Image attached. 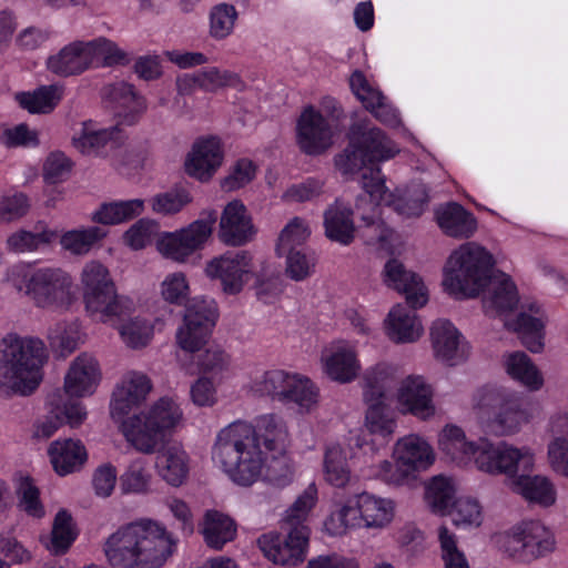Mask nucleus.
I'll return each mask as SVG.
<instances>
[{"label": "nucleus", "mask_w": 568, "mask_h": 568, "mask_svg": "<svg viewBox=\"0 0 568 568\" xmlns=\"http://www.w3.org/2000/svg\"><path fill=\"white\" fill-rule=\"evenodd\" d=\"M288 440L283 418L275 414L262 415L256 426L235 420L221 428L211 449L213 463L235 484L251 486L262 477L285 486L292 470L285 458L268 459L267 452L282 453Z\"/></svg>", "instance_id": "obj_1"}, {"label": "nucleus", "mask_w": 568, "mask_h": 568, "mask_svg": "<svg viewBox=\"0 0 568 568\" xmlns=\"http://www.w3.org/2000/svg\"><path fill=\"white\" fill-rule=\"evenodd\" d=\"M18 506L27 515L41 518L44 515V508L40 501V493L31 478L21 477L17 487Z\"/></svg>", "instance_id": "obj_62"}, {"label": "nucleus", "mask_w": 568, "mask_h": 568, "mask_svg": "<svg viewBox=\"0 0 568 568\" xmlns=\"http://www.w3.org/2000/svg\"><path fill=\"white\" fill-rule=\"evenodd\" d=\"M77 532L71 515L67 510H60L54 518L51 539L48 549L55 554H64L75 540Z\"/></svg>", "instance_id": "obj_55"}, {"label": "nucleus", "mask_w": 568, "mask_h": 568, "mask_svg": "<svg viewBox=\"0 0 568 568\" xmlns=\"http://www.w3.org/2000/svg\"><path fill=\"white\" fill-rule=\"evenodd\" d=\"M152 390L151 379L139 372H130L123 376L113 392L111 413L113 416L126 415L145 402Z\"/></svg>", "instance_id": "obj_24"}, {"label": "nucleus", "mask_w": 568, "mask_h": 568, "mask_svg": "<svg viewBox=\"0 0 568 568\" xmlns=\"http://www.w3.org/2000/svg\"><path fill=\"white\" fill-rule=\"evenodd\" d=\"M336 125L313 105L305 106L296 121V143L302 152L318 155L334 142Z\"/></svg>", "instance_id": "obj_15"}, {"label": "nucleus", "mask_w": 568, "mask_h": 568, "mask_svg": "<svg viewBox=\"0 0 568 568\" xmlns=\"http://www.w3.org/2000/svg\"><path fill=\"white\" fill-rule=\"evenodd\" d=\"M191 201L190 193L184 189H179L154 195L150 200V205L156 214L173 215L182 211Z\"/></svg>", "instance_id": "obj_61"}, {"label": "nucleus", "mask_w": 568, "mask_h": 568, "mask_svg": "<svg viewBox=\"0 0 568 568\" xmlns=\"http://www.w3.org/2000/svg\"><path fill=\"white\" fill-rule=\"evenodd\" d=\"M102 97L114 113L128 124H133L146 109L145 100L135 92L133 85L124 81L105 85L102 89Z\"/></svg>", "instance_id": "obj_25"}, {"label": "nucleus", "mask_w": 568, "mask_h": 568, "mask_svg": "<svg viewBox=\"0 0 568 568\" xmlns=\"http://www.w3.org/2000/svg\"><path fill=\"white\" fill-rule=\"evenodd\" d=\"M255 233L245 205L239 200L227 203L220 217V240L226 245L242 246L251 242Z\"/></svg>", "instance_id": "obj_22"}, {"label": "nucleus", "mask_w": 568, "mask_h": 568, "mask_svg": "<svg viewBox=\"0 0 568 568\" xmlns=\"http://www.w3.org/2000/svg\"><path fill=\"white\" fill-rule=\"evenodd\" d=\"M438 447L452 462L462 466L473 464L490 475H511L529 470L535 465V454L530 448L515 447L505 442L468 440L465 432L454 424H447L439 432Z\"/></svg>", "instance_id": "obj_2"}, {"label": "nucleus", "mask_w": 568, "mask_h": 568, "mask_svg": "<svg viewBox=\"0 0 568 568\" xmlns=\"http://www.w3.org/2000/svg\"><path fill=\"white\" fill-rule=\"evenodd\" d=\"M384 324L386 335L397 344L414 343L424 333V327L416 313L403 304H396L390 308Z\"/></svg>", "instance_id": "obj_29"}, {"label": "nucleus", "mask_w": 568, "mask_h": 568, "mask_svg": "<svg viewBox=\"0 0 568 568\" xmlns=\"http://www.w3.org/2000/svg\"><path fill=\"white\" fill-rule=\"evenodd\" d=\"M317 503V487L314 483L310 484L304 491L296 498L293 505L285 511L284 523L292 529L294 527H307L304 523L307 520L311 510Z\"/></svg>", "instance_id": "obj_59"}, {"label": "nucleus", "mask_w": 568, "mask_h": 568, "mask_svg": "<svg viewBox=\"0 0 568 568\" xmlns=\"http://www.w3.org/2000/svg\"><path fill=\"white\" fill-rule=\"evenodd\" d=\"M308 538V527H294L290 528L286 537L273 532L264 534L257 539V545L272 562L295 566L306 557Z\"/></svg>", "instance_id": "obj_16"}, {"label": "nucleus", "mask_w": 568, "mask_h": 568, "mask_svg": "<svg viewBox=\"0 0 568 568\" xmlns=\"http://www.w3.org/2000/svg\"><path fill=\"white\" fill-rule=\"evenodd\" d=\"M481 293L486 313L503 314L518 303L516 285L505 273L494 274Z\"/></svg>", "instance_id": "obj_33"}, {"label": "nucleus", "mask_w": 568, "mask_h": 568, "mask_svg": "<svg viewBox=\"0 0 568 568\" xmlns=\"http://www.w3.org/2000/svg\"><path fill=\"white\" fill-rule=\"evenodd\" d=\"M310 235L311 229L304 219L298 216L291 219L278 235L276 254L284 256V253L302 250Z\"/></svg>", "instance_id": "obj_49"}, {"label": "nucleus", "mask_w": 568, "mask_h": 568, "mask_svg": "<svg viewBox=\"0 0 568 568\" xmlns=\"http://www.w3.org/2000/svg\"><path fill=\"white\" fill-rule=\"evenodd\" d=\"M217 220L215 210H204L200 217L186 227L164 233L158 241L159 252L175 262H185L189 256L202 250L212 235Z\"/></svg>", "instance_id": "obj_12"}, {"label": "nucleus", "mask_w": 568, "mask_h": 568, "mask_svg": "<svg viewBox=\"0 0 568 568\" xmlns=\"http://www.w3.org/2000/svg\"><path fill=\"white\" fill-rule=\"evenodd\" d=\"M455 486L452 479L439 476L434 477L426 488L425 498L433 511L445 514L450 506H454Z\"/></svg>", "instance_id": "obj_53"}, {"label": "nucleus", "mask_w": 568, "mask_h": 568, "mask_svg": "<svg viewBox=\"0 0 568 568\" xmlns=\"http://www.w3.org/2000/svg\"><path fill=\"white\" fill-rule=\"evenodd\" d=\"M16 100L30 113H49L61 100V89L58 85H42L32 92L17 93Z\"/></svg>", "instance_id": "obj_47"}, {"label": "nucleus", "mask_w": 568, "mask_h": 568, "mask_svg": "<svg viewBox=\"0 0 568 568\" xmlns=\"http://www.w3.org/2000/svg\"><path fill=\"white\" fill-rule=\"evenodd\" d=\"M256 175V165L250 159L236 160L221 180L220 185L225 192L240 190L251 183Z\"/></svg>", "instance_id": "obj_60"}, {"label": "nucleus", "mask_w": 568, "mask_h": 568, "mask_svg": "<svg viewBox=\"0 0 568 568\" xmlns=\"http://www.w3.org/2000/svg\"><path fill=\"white\" fill-rule=\"evenodd\" d=\"M202 535L206 545L215 550L232 541L236 535V525L232 518L217 510H207L204 515Z\"/></svg>", "instance_id": "obj_41"}, {"label": "nucleus", "mask_w": 568, "mask_h": 568, "mask_svg": "<svg viewBox=\"0 0 568 568\" xmlns=\"http://www.w3.org/2000/svg\"><path fill=\"white\" fill-rule=\"evenodd\" d=\"M144 210V201L140 199L103 203L92 213V221L103 225L123 223L139 216Z\"/></svg>", "instance_id": "obj_45"}, {"label": "nucleus", "mask_w": 568, "mask_h": 568, "mask_svg": "<svg viewBox=\"0 0 568 568\" xmlns=\"http://www.w3.org/2000/svg\"><path fill=\"white\" fill-rule=\"evenodd\" d=\"M534 466L529 469V471ZM520 470L515 474L507 475L513 478V489L520 494L526 500L538 504L542 507H549L555 504L557 491L551 480L545 476L536 475H518ZM528 473V470H521Z\"/></svg>", "instance_id": "obj_34"}, {"label": "nucleus", "mask_w": 568, "mask_h": 568, "mask_svg": "<svg viewBox=\"0 0 568 568\" xmlns=\"http://www.w3.org/2000/svg\"><path fill=\"white\" fill-rule=\"evenodd\" d=\"M224 161V149L220 138L202 136L195 140L184 160V171L202 183L213 179Z\"/></svg>", "instance_id": "obj_17"}, {"label": "nucleus", "mask_w": 568, "mask_h": 568, "mask_svg": "<svg viewBox=\"0 0 568 568\" xmlns=\"http://www.w3.org/2000/svg\"><path fill=\"white\" fill-rule=\"evenodd\" d=\"M429 202L428 190L422 183H415L408 187L400 190L397 194L388 193L386 190L385 199H374L365 193L364 196L358 197L356 207L361 210L364 205H368L369 214H362V220L368 227L376 226L378 233L376 239L383 241L386 239V230L382 222H379V204L386 203L400 216L406 219L419 217L427 209Z\"/></svg>", "instance_id": "obj_10"}, {"label": "nucleus", "mask_w": 568, "mask_h": 568, "mask_svg": "<svg viewBox=\"0 0 568 568\" xmlns=\"http://www.w3.org/2000/svg\"><path fill=\"white\" fill-rule=\"evenodd\" d=\"M398 152L396 144L379 128L357 123L351 128L348 145L336 156L335 163L343 175L362 172L361 183L365 193L383 200L386 185L376 164Z\"/></svg>", "instance_id": "obj_4"}, {"label": "nucleus", "mask_w": 568, "mask_h": 568, "mask_svg": "<svg viewBox=\"0 0 568 568\" xmlns=\"http://www.w3.org/2000/svg\"><path fill=\"white\" fill-rule=\"evenodd\" d=\"M116 126L100 128L93 122H83L81 129L72 138L73 146L83 154L98 152L109 142L115 140L118 134Z\"/></svg>", "instance_id": "obj_44"}, {"label": "nucleus", "mask_w": 568, "mask_h": 568, "mask_svg": "<svg viewBox=\"0 0 568 568\" xmlns=\"http://www.w3.org/2000/svg\"><path fill=\"white\" fill-rule=\"evenodd\" d=\"M396 378L397 368L392 364L381 362L366 368L361 379L365 403L382 404Z\"/></svg>", "instance_id": "obj_35"}, {"label": "nucleus", "mask_w": 568, "mask_h": 568, "mask_svg": "<svg viewBox=\"0 0 568 568\" xmlns=\"http://www.w3.org/2000/svg\"><path fill=\"white\" fill-rule=\"evenodd\" d=\"M93 67L88 41H74L47 60L50 72L60 77L81 74Z\"/></svg>", "instance_id": "obj_28"}, {"label": "nucleus", "mask_w": 568, "mask_h": 568, "mask_svg": "<svg viewBox=\"0 0 568 568\" xmlns=\"http://www.w3.org/2000/svg\"><path fill=\"white\" fill-rule=\"evenodd\" d=\"M498 550L518 564H530L555 549L552 532L539 520H524L495 535Z\"/></svg>", "instance_id": "obj_8"}, {"label": "nucleus", "mask_w": 568, "mask_h": 568, "mask_svg": "<svg viewBox=\"0 0 568 568\" xmlns=\"http://www.w3.org/2000/svg\"><path fill=\"white\" fill-rule=\"evenodd\" d=\"M325 235L342 245H349L355 237V225L352 209L336 200L324 211Z\"/></svg>", "instance_id": "obj_36"}, {"label": "nucleus", "mask_w": 568, "mask_h": 568, "mask_svg": "<svg viewBox=\"0 0 568 568\" xmlns=\"http://www.w3.org/2000/svg\"><path fill=\"white\" fill-rule=\"evenodd\" d=\"M145 415L161 433L174 428L183 416L180 406L168 397L160 398Z\"/></svg>", "instance_id": "obj_57"}, {"label": "nucleus", "mask_w": 568, "mask_h": 568, "mask_svg": "<svg viewBox=\"0 0 568 568\" xmlns=\"http://www.w3.org/2000/svg\"><path fill=\"white\" fill-rule=\"evenodd\" d=\"M101 379V372L94 356L82 353L70 364L64 377V390L70 396L92 395Z\"/></svg>", "instance_id": "obj_23"}, {"label": "nucleus", "mask_w": 568, "mask_h": 568, "mask_svg": "<svg viewBox=\"0 0 568 568\" xmlns=\"http://www.w3.org/2000/svg\"><path fill=\"white\" fill-rule=\"evenodd\" d=\"M205 274L217 280L227 295H237L256 276V265L251 252L227 251L206 263Z\"/></svg>", "instance_id": "obj_13"}, {"label": "nucleus", "mask_w": 568, "mask_h": 568, "mask_svg": "<svg viewBox=\"0 0 568 568\" xmlns=\"http://www.w3.org/2000/svg\"><path fill=\"white\" fill-rule=\"evenodd\" d=\"M323 475L326 483L343 488L351 480V468L347 454L341 444L332 443L325 447L323 458Z\"/></svg>", "instance_id": "obj_43"}, {"label": "nucleus", "mask_w": 568, "mask_h": 568, "mask_svg": "<svg viewBox=\"0 0 568 568\" xmlns=\"http://www.w3.org/2000/svg\"><path fill=\"white\" fill-rule=\"evenodd\" d=\"M486 396L493 408L488 426L496 436L515 435L540 415L539 403L517 390L497 388Z\"/></svg>", "instance_id": "obj_9"}, {"label": "nucleus", "mask_w": 568, "mask_h": 568, "mask_svg": "<svg viewBox=\"0 0 568 568\" xmlns=\"http://www.w3.org/2000/svg\"><path fill=\"white\" fill-rule=\"evenodd\" d=\"M88 45L93 65L112 67L129 62L126 52L104 37L88 41Z\"/></svg>", "instance_id": "obj_54"}, {"label": "nucleus", "mask_w": 568, "mask_h": 568, "mask_svg": "<svg viewBox=\"0 0 568 568\" xmlns=\"http://www.w3.org/2000/svg\"><path fill=\"white\" fill-rule=\"evenodd\" d=\"M393 457L408 469L415 477V474L427 469L435 460L432 446L423 437L410 434L398 439L394 446Z\"/></svg>", "instance_id": "obj_26"}, {"label": "nucleus", "mask_w": 568, "mask_h": 568, "mask_svg": "<svg viewBox=\"0 0 568 568\" xmlns=\"http://www.w3.org/2000/svg\"><path fill=\"white\" fill-rule=\"evenodd\" d=\"M383 281L386 286L404 294L413 308L423 307L428 302V290L423 280L396 258L384 265Z\"/></svg>", "instance_id": "obj_20"}, {"label": "nucleus", "mask_w": 568, "mask_h": 568, "mask_svg": "<svg viewBox=\"0 0 568 568\" xmlns=\"http://www.w3.org/2000/svg\"><path fill=\"white\" fill-rule=\"evenodd\" d=\"M105 236V230L100 226L81 227L64 232L60 236V244L73 255H85Z\"/></svg>", "instance_id": "obj_46"}, {"label": "nucleus", "mask_w": 568, "mask_h": 568, "mask_svg": "<svg viewBox=\"0 0 568 568\" xmlns=\"http://www.w3.org/2000/svg\"><path fill=\"white\" fill-rule=\"evenodd\" d=\"M438 542L444 568H470L465 552L458 546L457 536L448 527L438 528Z\"/></svg>", "instance_id": "obj_56"}, {"label": "nucleus", "mask_w": 568, "mask_h": 568, "mask_svg": "<svg viewBox=\"0 0 568 568\" xmlns=\"http://www.w3.org/2000/svg\"><path fill=\"white\" fill-rule=\"evenodd\" d=\"M493 255L476 242L459 245L444 267L443 285L455 298L477 297L493 276Z\"/></svg>", "instance_id": "obj_6"}, {"label": "nucleus", "mask_w": 568, "mask_h": 568, "mask_svg": "<svg viewBox=\"0 0 568 568\" xmlns=\"http://www.w3.org/2000/svg\"><path fill=\"white\" fill-rule=\"evenodd\" d=\"M359 525L354 497L345 504L337 505L324 521V529L331 536H343Z\"/></svg>", "instance_id": "obj_52"}, {"label": "nucleus", "mask_w": 568, "mask_h": 568, "mask_svg": "<svg viewBox=\"0 0 568 568\" xmlns=\"http://www.w3.org/2000/svg\"><path fill=\"white\" fill-rule=\"evenodd\" d=\"M318 389L312 381L295 374L283 404H295L301 413H308L317 406Z\"/></svg>", "instance_id": "obj_50"}, {"label": "nucleus", "mask_w": 568, "mask_h": 568, "mask_svg": "<svg viewBox=\"0 0 568 568\" xmlns=\"http://www.w3.org/2000/svg\"><path fill=\"white\" fill-rule=\"evenodd\" d=\"M240 84V77L229 70L212 67L197 72V85L200 89L207 92H214L225 87L236 88Z\"/></svg>", "instance_id": "obj_63"}, {"label": "nucleus", "mask_w": 568, "mask_h": 568, "mask_svg": "<svg viewBox=\"0 0 568 568\" xmlns=\"http://www.w3.org/2000/svg\"><path fill=\"white\" fill-rule=\"evenodd\" d=\"M154 467L165 483L179 487L187 478L190 458L181 444L168 443L158 450Z\"/></svg>", "instance_id": "obj_27"}, {"label": "nucleus", "mask_w": 568, "mask_h": 568, "mask_svg": "<svg viewBox=\"0 0 568 568\" xmlns=\"http://www.w3.org/2000/svg\"><path fill=\"white\" fill-rule=\"evenodd\" d=\"M57 239V231L50 229L45 222L39 221L31 231L20 229L11 233L6 240V248L12 253L36 252Z\"/></svg>", "instance_id": "obj_37"}, {"label": "nucleus", "mask_w": 568, "mask_h": 568, "mask_svg": "<svg viewBox=\"0 0 568 568\" xmlns=\"http://www.w3.org/2000/svg\"><path fill=\"white\" fill-rule=\"evenodd\" d=\"M294 375L284 369L265 371L252 381L251 389L258 396H267L283 404Z\"/></svg>", "instance_id": "obj_42"}, {"label": "nucleus", "mask_w": 568, "mask_h": 568, "mask_svg": "<svg viewBox=\"0 0 568 568\" xmlns=\"http://www.w3.org/2000/svg\"><path fill=\"white\" fill-rule=\"evenodd\" d=\"M321 362L325 375L341 384L355 381L362 369L356 345L345 339L332 342L323 351Z\"/></svg>", "instance_id": "obj_18"}, {"label": "nucleus", "mask_w": 568, "mask_h": 568, "mask_svg": "<svg viewBox=\"0 0 568 568\" xmlns=\"http://www.w3.org/2000/svg\"><path fill=\"white\" fill-rule=\"evenodd\" d=\"M72 287L71 275L61 268H38L26 278V294L42 308L68 310L75 300Z\"/></svg>", "instance_id": "obj_11"}, {"label": "nucleus", "mask_w": 568, "mask_h": 568, "mask_svg": "<svg viewBox=\"0 0 568 568\" xmlns=\"http://www.w3.org/2000/svg\"><path fill=\"white\" fill-rule=\"evenodd\" d=\"M153 325L146 318L136 316L119 326L123 343L130 348L145 347L152 339Z\"/></svg>", "instance_id": "obj_58"}, {"label": "nucleus", "mask_w": 568, "mask_h": 568, "mask_svg": "<svg viewBox=\"0 0 568 568\" xmlns=\"http://www.w3.org/2000/svg\"><path fill=\"white\" fill-rule=\"evenodd\" d=\"M354 503L359 525L367 529H383L393 520L394 504L390 499L364 491L354 496Z\"/></svg>", "instance_id": "obj_32"}, {"label": "nucleus", "mask_w": 568, "mask_h": 568, "mask_svg": "<svg viewBox=\"0 0 568 568\" xmlns=\"http://www.w3.org/2000/svg\"><path fill=\"white\" fill-rule=\"evenodd\" d=\"M80 284L85 312L95 322L109 323L134 311L133 300L118 293L110 271L99 261L83 265Z\"/></svg>", "instance_id": "obj_7"}, {"label": "nucleus", "mask_w": 568, "mask_h": 568, "mask_svg": "<svg viewBox=\"0 0 568 568\" xmlns=\"http://www.w3.org/2000/svg\"><path fill=\"white\" fill-rule=\"evenodd\" d=\"M432 386L420 375H409L400 381L396 399L400 412L410 414L422 420L430 419L436 414Z\"/></svg>", "instance_id": "obj_19"}, {"label": "nucleus", "mask_w": 568, "mask_h": 568, "mask_svg": "<svg viewBox=\"0 0 568 568\" xmlns=\"http://www.w3.org/2000/svg\"><path fill=\"white\" fill-rule=\"evenodd\" d=\"M125 439L140 453L151 454L155 450L161 432L155 429L145 413L134 415L122 424Z\"/></svg>", "instance_id": "obj_38"}, {"label": "nucleus", "mask_w": 568, "mask_h": 568, "mask_svg": "<svg viewBox=\"0 0 568 568\" xmlns=\"http://www.w3.org/2000/svg\"><path fill=\"white\" fill-rule=\"evenodd\" d=\"M546 317L538 305H530L528 311L518 314L516 321L505 325L515 331L523 345L532 353H539L544 348Z\"/></svg>", "instance_id": "obj_31"}, {"label": "nucleus", "mask_w": 568, "mask_h": 568, "mask_svg": "<svg viewBox=\"0 0 568 568\" xmlns=\"http://www.w3.org/2000/svg\"><path fill=\"white\" fill-rule=\"evenodd\" d=\"M160 288L163 300L171 304L182 305L190 295L189 282L182 272L168 274L162 281Z\"/></svg>", "instance_id": "obj_64"}, {"label": "nucleus", "mask_w": 568, "mask_h": 568, "mask_svg": "<svg viewBox=\"0 0 568 568\" xmlns=\"http://www.w3.org/2000/svg\"><path fill=\"white\" fill-rule=\"evenodd\" d=\"M49 352L38 337L9 333L0 341V395L29 397L44 376Z\"/></svg>", "instance_id": "obj_5"}, {"label": "nucleus", "mask_w": 568, "mask_h": 568, "mask_svg": "<svg viewBox=\"0 0 568 568\" xmlns=\"http://www.w3.org/2000/svg\"><path fill=\"white\" fill-rule=\"evenodd\" d=\"M174 540L165 527L140 519L119 527L103 542L111 568H160L173 554Z\"/></svg>", "instance_id": "obj_3"}, {"label": "nucleus", "mask_w": 568, "mask_h": 568, "mask_svg": "<svg viewBox=\"0 0 568 568\" xmlns=\"http://www.w3.org/2000/svg\"><path fill=\"white\" fill-rule=\"evenodd\" d=\"M217 317L213 301L194 300L187 306L183 325L176 332V343L185 352L195 353L206 344Z\"/></svg>", "instance_id": "obj_14"}, {"label": "nucleus", "mask_w": 568, "mask_h": 568, "mask_svg": "<svg viewBox=\"0 0 568 568\" xmlns=\"http://www.w3.org/2000/svg\"><path fill=\"white\" fill-rule=\"evenodd\" d=\"M504 367L507 375L529 392H538L544 386V376L531 358L524 352H514L505 356Z\"/></svg>", "instance_id": "obj_39"}, {"label": "nucleus", "mask_w": 568, "mask_h": 568, "mask_svg": "<svg viewBox=\"0 0 568 568\" xmlns=\"http://www.w3.org/2000/svg\"><path fill=\"white\" fill-rule=\"evenodd\" d=\"M436 222L442 232L454 239H469L477 230V220L457 202H449L435 210Z\"/></svg>", "instance_id": "obj_30"}, {"label": "nucleus", "mask_w": 568, "mask_h": 568, "mask_svg": "<svg viewBox=\"0 0 568 568\" xmlns=\"http://www.w3.org/2000/svg\"><path fill=\"white\" fill-rule=\"evenodd\" d=\"M239 20L236 8L226 2L213 6L209 13V34L216 41L229 38Z\"/></svg>", "instance_id": "obj_48"}, {"label": "nucleus", "mask_w": 568, "mask_h": 568, "mask_svg": "<svg viewBox=\"0 0 568 568\" xmlns=\"http://www.w3.org/2000/svg\"><path fill=\"white\" fill-rule=\"evenodd\" d=\"M48 453L54 470L61 476L78 470L87 460V450L80 440H55Z\"/></svg>", "instance_id": "obj_40"}, {"label": "nucleus", "mask_w": 568, "mask_h": 568, "mask_svg": "<svg viewBox=\"0 0 568 568\" xmlns=\"http://www.w3.org/2000/svg\"><path fill=\"white\" fill-rule=\"evenodd\" d=\"M430 339L435 357L450 366L464 362L469 347L459 331L447 320H437L430 327Z\"/></svg>", "instance_id": "obj_21"}, {"label": "nucleus", "mask_w": 568, "mask_h": 568, "mask_svg": "<svg viewBox=\"0 0 568 568\" xmlns=\"http://www.w3.org/2000/svg\"><path fill=\"white\" fill-rule=\"evenodd\" d=\"M152 475L143 458L132 460L120 476V487L125 494H146L150 490Z\"/></svg>", "instance_id": "obj_51"}]
</instances>
